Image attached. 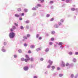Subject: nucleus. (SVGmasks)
I'll return each mask as SVG.
<instances>
[{"instance_id":"nucleus-1","label":"nucleus","mask_w":78,"mask_h":78,"mask_svg":"<svg viewBox=\"0 0 78 78\" xmlns=\"http://www.w3.org/2000/svg\"><path fill=\"white\" fill-rule=\"evenodd\" d=\"M9 36L10 38H13L15 36V34L13 32H11L9 34Z\"/></svg>"},{"instance_id":"nucleus-2","label":"nucleus","mask_w":78,"mask_h":78,"mask_svg":"<svg viewBox=\"0 0 78 78\" xmlns=\"http://www.w3.org/2000/svg\"><path fill=\"white\" fill-rule=\"evenodd\" d=\"M48 62L49 63L50 65H52V64H53V61H51V60H49Z\"/></svg>"},{"instance_id":"nucleus-3","label":"nucleus","mask_w":78,"mask_h":78,"mask_svg":"<svg viewBox=\"0 0 78 78\" xmlns=\"http://www.w3.org/2000/svg\"><path fill=\"white\" fill-rule=\"evenodd\" d=\"M23 69L24 70L27 71L28 70V66H25L24 67Z\"/></svg>"},{"instance_id":"nucleus-4","label":"nucleus","mask_w":78,"mask_h":78,"mask_svg":"<svg viewBox=\"0 0 78 78\" xmlns=\"http://www.w3.org/2000/svg\"><path fill=\"white\" fill-rule=\"evenodd\" d=\"M25 57L26 58H27L28 60H30V58H29V57H28V55H25Z\"/></svg>"},{"instance_id":"nucleus-5","label":"nucleus","mask_w":78,"mask_h":78,"mask_svg":"<svg viewBox=\"0 0 78 78\" xmlns=\"http://www.w3.org/2000/svg\"><path fill=\"white\" fill-rule=\"evenodd\" d=\"M62 66L63 67H65V63H64V62H62Z\"/></svg>"},{"instance_id":"nucleus-6","label":"nucleus","mask_w":78,"mask_h":78,"mask_svg":"<svg viewBox=\"0 0 78 78\" xmlns=\"http://www.w3.org/2000/svg\"><path fill=\"white\" fill-rule=\"evenodd\" d=\"M39 50H41V48H38L37 49V51H39Z\"/></svg>"},{"instance_id":"nucleus-7","label":"nucleus","mask_w":78,"mask_h":78,"mask_svg":"<svg viewBox=\"0 0 78 78\" xmlns=\"http://www.w3.org/2000/svg\"><path fill=\"white\" fill-rule=\"evenodd\" d=\"M30 48H34V46L33 45H31L30 46Z\"/></svg>"},{"instance_id":"nucleus-8","label":"nucleus","mask_w":78,"mask_h":78,"mask_svg":"<svg viewBox=\"0 0 78 78\" xmlns=\"http://www.w3.org/2000/svg\"><path fill=\"white\" fill-rule=\"evenodd\" d=\"M24 11L25 12H28V10L27 9H24Z\"/></svg>"},{"instance_id":"nucleus-9","label":"nucleus","mask_w":78,"mask_h":78,"mask_svg":"<svg viewBox=\"0 0 78 78\" xmlns=\"http://www.w3.org/2000/svg\"><path fill=\"white\" fill-rule=\"evenodd\" d=\"M55 33V31H52L51 32V34H54Z\"/></svg>"},{"instance_id":"nucleus-10","label":"nucleus","mask_w":78,"mask_h":78,"mask_svg":"<svg viewBox=\"0 0 78 78\" xmlns=\"http://www.w3.org/2000/svg\"><path fill=\"white\" fill-rule=\"evenodd\" d=\"M17 10L18 11H22V9H21L20 8H19Z\"/></svg>"},{"instance_id":"nucleus-11","label":"nucleus","mask_w":78,"mask_h":78,"mask_svg":"<svg viewBox=\"0 0 78 78\" xmlns=\"http://www.w3.org/2000/svg\"><path fill=\"white\" fill-rule=\"evenodd\" d=\"M49 51V49L48 48L46 49L45 50V51H46V52H47V51Z\"/></svg>"},{"instance_id":"nucleus-12","label":"nucleus","mask_w":78,"mask_h":78,"mask_svg":"<svg viewBox=\"0 0 78 78\" xmlns=\"http://www.w3.org/2000/svg\"><path fill=\"white\" fill-rule=\"evenodd\" d=\"M15 17H19V15L16 14L15 15Z\"/></svg>"},{"instance_id":"nucleus-13","label":"nucleus","mask_w":78,"mask_h":78,"mask_svg":"<svg viewBox=\"0 0 78 78\" xmlns=\"http://www.w3.org/2000/svg\"><path fill=\"white\" fill-rule=\"evenodd\" d=\"M23 38L24 39H27V37H26L25 36H23Z\"/></svg>"},{"instance_id":"nucleus-14","label":"nucleus","mask_w":78,"mask_h":78,"mask_svg":"<svg viewBox=\"0 0 78 78\" xmlns=\"http://www.w3.org/2000/svg\"><path fill=\"white\" fill-rule=\"evenodd\" d=\"M18 53H22V50H21L20 49H19L18 51Z\"/></svg>"},{"instance_id":"nucleus-15","label":"nucleus","mask_w":78,"mask_h":78,"mask_svg":"<svg viewBox=\"0 0 78 78\" xmlns=\"http://www.w3.org/2000/svg\"><path fill=\"white\" fill-rule=\"evenodd\" d=\"M38 1H41V3H43L44 2V0H38Z\"/></svg>"},{"instance_id":"nucleus-16","label":"nucleus","mask_w":78,"mask_h":78,"mask_svg":"<svg viewBox=\"0 0 78 78\" xmlns=\"http://www.w3.org/2000/svg\"><path fill=\"white\" fill-rule=\"evenodd\" d=\"M62 43L61 42H59L58 44L59 45H62Z\"/></svg>"},{"instance_id":"nucleus-17","label":"nucleus","mask_w":78,"mask_h":78,"mask_svg":"<svg viewBox=\"0 0 78 78\" xmlns=\"http://www.w3.org/2000/svg\"><path fill=\"white\" fill-rule=\"evenodd\" d=\"M49 3H50V4L53 3V1H50L49 2Z\"/></svg>"},{"instance_id":"nucleus-18","label":"nucleus","mask_w":78,"mask_h":78,"mask_svg":"<svg viewBox=\"0 0 78 78\" xmlns=\"http://www.w3.org/2000/svg\"><path fill=\"white\" fill-rule=\"evenodd\" d=\"M28 60H28V58L25 59H24V61H25V62H27V61H28Z\"/></svg>"},{"instance_id":"nucleus-19","label":"nucleus","mask_w":78,"mask_h":78,"mask_svg":"<svg viewBox=\"0 0 78 78\" xmlns=\"http://www.w3.org/2000/svg\"><path fill=\"white\" fill-rule=\"evenodd\" d=\"M63 76V75L62 74H59V76H60V77H61V76Z\"/></svg>"},{"instance_id":"nucleus-20","label":"nucleus","mask_w":78,"mask_h":78,"mask_svg":"<svg viewBox=\"0 0 78 78\" xmlns=\"http://www.w3.org/2000/svg\"><path fill=\"white\" fill-rule=\"evenodd\" d=\"M51 68L52 69H54L55 68V67L54 66H51Z\"/></svg>"},{"instance_id":"nucleus-21","label":"nucleus","mask_w":78,"mask_h":78,"mask_svg":"<svg viewBox=\"0 0 78 78\" xmlns=\"http://www.w3.org/2000/svg\"><path fill=\"white\" fill-rule=\"evenodd\" d=\"M21 60L22 61H25V59L23 58H21Z\"/></svg>"},{"instance_id":"nucleus-22","label":"nucleus","mask_w":78,"mask_h":78,"mask_svg":"<svg viewBox=\"0 0 78 78\" xmlns=\"http://www.w3.org/2000/svg\"><path fill=\"white\" fill-rule=\"evenodd\" d=\"M70 0H66V3H69V2Z\"/></svg>"},{"instance_id":"nucleus-23","label":"nucleus","mask_w":78,"mask_h":78,"mask_svg":"<svg viewBox=\"0 0 78 78\" xmlns=\"http://www.w3.org/2000/svg\"><path fill=\"white\" fill-rule=\"evenodd\" d=\"M54 37H52L51 38V40L52 41H54Z\"/></svg>"},{"instance_id":"nucleus-24","label":"nucleus","mask_w":78,"mask_h":78,"mask_svg":"<svg viewBox=\"0 0 78 78\" xmlns=\"http://www.w3.org/2000/svg\"><path fill=\"white\" fill-rule=\"evenodd\" d=\"M71 9L72 10V11H74L75 10V8H72Z\"/></svg>"},{"instance_id":"nucleus-25","label":"nucleus","mask_w":78,"mask_h":78,"mask_svg":"<svg viewBox=\"0 0 78 78\" xmlns=\"http://www.w3.org/2000/svg\"><path fill=\"white\" fill-rule=\"evenodd\" d=\"M12 29L13 30H15V29H16V27H15V26H13Z\"/></svg>"},{"instance_id":"nucleus-26","label":"nucleus","mask_w":78,"mask_h":78,"mask_svg":"<svg viewBox=\"0 0 78 78\" xmlns=\"http://www.w3.org/2000/svg\"><path fill=\"white\" fill-rule=\"evenodd\" d=\"M69 66V63H67L66 64V66Z\"/></svg>"},{"instance_id":"nucleus-27","label":"nucleus","mask_w":78,"mask_h":78,"mask_svg":"<svg viewBox=\"0 0 78 78\" xmlns=\"http://www.w3.org/2000/svg\"><path fill=\"white\" fill-rule=\"evenodd\" d=\"M14 31V29H10V31L11 32H12Z\"/></svg>"},{"instance_id":"nucleus-28","label":"nucleus","mask_w":78,"mask_h":78,"mask_svg":"<svg viewBox=\"0 0 78 78\" xmlns=\"http://www.w3.org/2000/svg\"><path fill=\"white\" fill-rule=\"evenodd\" d=\"M39 34H37L36 35V37L37 38H38V37H39Z\"/></svg>"},{"instance_id":"nucleus-29","label":"nucleus","mask_w":78,"mask_h":78,"mask_svg":"<svg viewBox=\"0 0 78 78\" xmlns=\"http://www.w3.org/2000/svg\"><path fill=\"white\" fill-rule=\"evenodd\" d=\"M28 53H31V51L30 50H29L28 51Z\"/></svg>"},{"instance_id":"nucleus-30","label":"nucleus","mask_w":78,"mask_h":78,"mask_svg":"<svg viewBox=\"0 0 78 78\" xmlns=\"http://www.w3.org/2000/svg\"><path fill=\"white\" fill-rule=\"evenodd\" d=\"M71 78H73V74H71Z\"/></svg>"},{"instance_id":"nucleus-31","label":"nucleus","mask_w":78,"mask_h":78,"mask_svg":"<svg viewBox=\"0 0 78 78\" xmlns=\"http://www.w3.org/2000/svg\"><path fill=\"white\" fill-rule=\"evenodd\" d=\"M53 44V42H49V45H51Z\"/></svg>"},{"instance_id":"nucleus-32","label":"nucleus","mask_w":78,"mask_h":78,"mask_svg":"<svg viewBox=\"0 0 78 78\" xmlns=\"http://www.w3.org/2000/svg\"><path fill=\"white\" fill-rule=\"evenodd\" d=\"M37 6L41 7V5L39 4H38L37 5Z\"/></svg>"},{"instance_id":"nucleus-33","label":"nucleus","mask_w":78,"mask_h":78,"mask_svg":"<svg viewBox=\"0 0 78 78\" xmlns=\"http://www.w3.org/2000/svg\"><path fill=\"white\" fill-rule=\"evenodd\" d=\"M60 21L61 22H64V20L62 19L60 20Z\"/></svg>"},{"instance_id":"nucleus-34","label":"nucleus","mask_w":78,"mask_h":78,"mask_svg":"<svg viewBox=\"0 0 78 78\" xmlns=\"http://www.w3.org/2000/svg\"><path fill=\"white\" fill-rule=\"evenodd\" d=\"M20 28L22 30H23V29L24 28H23V26H21Z\"/></svg>"},{"instance_id":"nucleus-35","label":"nucleus","mask_w":78,"mask_h":78,"mask_svg":"<svg viewBox=\"0 0 78 78\" xmlns=\"http://www.w3.org/2000/svg\"><path fill=\"white\" fill-rule=\"evenodd\" d=\"M54 20V18H52L51 19V21H53V20Z\"/></svg>"},{"instance_id":"nucleus-36","label":"nucleus","mask_w":78,"mask_h":78,"mask_svg":"<svg viewBox=\"0 0 78 78\" xmlns=\"http://www.w3.org/2000/svg\"><path fill=\"white\" fill-rule=\"evenodd\" d=\"M55 28H58V26L56 24H55Z\"/></svg>"},{"instance_id":"nucleus-37","label":"nucleus","mask_w":78,"mask_h":78,"mask_svg":"<svg viewBox=\"0 0 78 78\" xmlns=\"http://www.w3.org/2000/svg\"><path fill=\"white\" fill-rule=\"evenodd\" d=\"M30 34H28L27 35V37H30Z\"/></svg>"},{"instance_id":"nucleus-38","label":"nucleus","mask_w":78,"mask_h":78,"mask_svg":"<svg viewBox=\"0 0 78 78\" xmlns=\"http://www.w3.org/2000/svg\"><path fill=\"white\" fill-rule=\"evenodd\" d=\"M2 51L3 52H5V50L3 49H2Z\"/></svg>"},{"instance_id":"nucleus-39","label":"nucleus","mask_w":78,"mask_h":78,"mask_svg":"<svg viewBox=\"0 0 78 78\" xmlns=\"http://www.w3.org/2000/svg\"><path fill=\"white\" fill-rule=\"evenodd\" d=\"M58 25H62V24L61 23L59 22L58 23Z\"/></svg>"},{"instance_id":"nucleus-40","label":"nucleus","mask_w":78,"mask_h":78,"mask_svg":"<svg viewBox=\"0 0 78 78\" xmlns=\"http://www.w3.org/2000/svg\"><path fill=\"white\" fill-rule=\"evenodd\" d=\"M39 39L40 40L42 39V37H39Z\"/></svg>"},{"instance_id":"nucleus-41","label":"nucleus","mask_w":78,"mask_h":78,"mask_svg":"<svg viewBox=\"0 0 78 78\" xmlns=\"http://www.w3.org/2000/svg\"><path fill=\"white\" fill-rule=\"evenodd\" d=\"M26 23H29V21H26Z\"/></svg>"},{"instance_id":"nucleus-42","label":"nucleus","mask_w":78,"mask_h":78,"mask_svg":"<svg viewBox=\"0 0 78 78\" xmlns=\"http://www.w3.org/2000/svg\"><path fill=\"white\" fill-rule=\"evenodd\" d=\"M15 25L17 27H18V24L16 23H15Z\"/></svg>"},{"instance_id":"nucleus-43","label":"nucleus","mask_w":78,"mask_h":78,"mask_svg":"<svg viewBox=\"0 0 78 78\" xmlns=\"http://www.w3.org/2000/svg\"><path fill=\"white\" fill-rule=\"evenodd\" d=\"M51 66H50L49 65H48V66H47V68H50V67Z\"/></svg>"},{"instance_id":"nucleus-44","label":"nucleus","mask_w":78,"mask_h":78,"mask_svg":"<svg viewBox=\"0 0 78 78\" xmlns=\"http://www.w3.org/2000/svg\"><path fill=\"white\" fill-rule=\"evenodd\" d=\"M49 16H50V15L49 14H48L47 15V17H49Z\"/></svg>"},{"instance_id":"nucleus-45","label":"nucleus","mask_w":78,"mask_h":78,"mask_svg":"<svg viewBox=\"0 0 78 78\" xmlns=\"http://www.w3.org/2000/svg\"><path fill=\"white\" fill-rule=\"evenodd\" d=\"M30 60L31 61H33V58H31Z\"/></svg>"},{"instance_id":"nucleus-46","label":"nucleus","mask_w":78,"mask_h":78,"mask_svg":"<svg viewBox=\"0 0 78 78\" xmlns=\"http://www.w3.org/2000/svg\"><path fill=\"white\" fill-rule=\"evenodd\" d=\"M32 10L34 11L36 10V9L35 8H32Z\"/></svg>"},{"instance_id":"nucleus-47","label":"nucleus","mask_w":78,"mask_h":78,"mask_svg":"<svg viewBox=\"0 0 78 78\" xmlns=\"http://www.w3.org/2000/svg\"><path fill=\"white\" fill-rule=\"evenodd\" d=\"M24 46H25V47H27V44H24Z\"/></svg>"},{"instance_id":"nucleus-48","label":"nucleus","mask_w":78,"mask_h":78,"mask_svg":"<svg viewBox=\"0 0 78 78\" xmlns=\"http://www.w3.org/2000/svg\"><path fill=\"white\" fill-rule=\"evenodd\" d=\"M75 55H78V52H75Z\"/></svg>"},{"instance_id":"nucleus-49","label":"nucleus","mask_w":78,"mask_h":78,"mask_svg":"<svg viewBox=\"0 0 78 78\" xmlns=\"http://www.w3.org/2000/svg\"><path fill=\"white\" fill-rule=\"evenodd\" d=\"M40 60L41 61H43V60H44V58H41Z\"/></svg>"},{"instance_id":"nucleus-50","label":"nucleus","mask_w":78,"mask_h":78,"mask_svg":"<svg viewBox=\"0 0 78 78\" xmlns=\"http://www.w3.org/2000/svg\"><path fill=\"white\" fill-rule=\"evenodd\" d=\"M69 55H72V52H70L69 53Z\"/></svg>"},{"instance_id":"nucleus-51","label":"nucleus","mask_w":78,"mask_h":78,"mask_svg":"<svg viewBox=\"0 0 78 78\" xmlns=\"http://www.w3.org/2000/svg\"><path fill=\"white\" fill-rule=\"evenodd\" d=\"M20 20H22V18H20Z\"/></svg>"},{"instance_id":"nucleus-52","label":"nucleus","mask_w":78,"mask_h":78,"mask_svg":"<svg viewBox=\"0 0 78 78\" xmlns=\"http://www.w3.org/2000/svg\"><path fill=\"white\" fill-rule=\"evenodd\" d=\"M14 58H16V57H17V55H14Z\"/></svg>"},{"instance_id":"nucleus-53","label":"nucleus","mask_w":78,"mask_h":78,"mask_svg":"<svg viewBox=\"0 0 78 78\" xmlns=\"http://www.w3.org/2000/svg\"><path fill=\"white\" fill-rule=\"evenodd\" d=\"M22 16H24V13H22Z\"/></svg>"},{"instance_id":"nucleus-54","label":"nucleus","mask_w":78,"mask_h":78,"mask_svg":"<svg viewBox=\"0 0 78 78\" xmlns=\"http://www.w3.org/2000/svg\"><path fill=\"white\" fill-rule=\"evenodd\" d=\"M60 69V68H57V70H59Z\"/></svg>"},{"instance_id":"nucleus-55","label":"nucleus","mask_w":78,"mask_h":78,"mask_svg":"<svg viewBox=\"0 0 78 78\" xmlns=\"http://www.w3.org/2000/svg\"><path fill=\"white\" fill-rule=\"evenodd\" d=\"M34 78H37V77L36 76H34Z\"/></svg>"},{"instance_id":"nucleus-56","label":"nucleus","mask_w":78,"mask_h":78,"mask_svg":"<svg viewBox=\"0 0 78 78\" xmlns=\"http://www.w3.org/2000/svg\"><path fill=\"white\" fill-rule=\"evenodd\" d=\"M54 47H56V45H54Z\"/></svg>"},{"instance_id":"nucleus-57","label":"nucleus","mask_w":78,"mask_h":78,"mask_svg":"<svg viewBox=\"0 0 78 78\" xmlns=\"http://www.w3.org/2000/svg\"><path fill=\"white\" fill-rule=\"evenodd\" d=\"M26 28H27V29L28 28V27H26Z\"/></svg>"},{"instance_id":"nucleus-58","label":"nucleus","mask_w":78,"mask_h":78,"mask_svg":"<svg viewBox=\"0 0 78 78\" xmlns=\"http://www.w3.org/2000/svg\"><path fill=\"white\" fill-rule=\"evenodd\" d=\"M62 1H64L65 0H62Z\"/></svg>"},{"instance_id":"nucleus-59","label":"nucleus","mask_w":78,"mask_h":78,"mask_svg":"<svg viewBox=\"0 0 78 78\" xmlns=\"http://www.w3.org/2000/svg\"><path fill=\"white\" fill-rule=\"evenodd\" d=\"M5 44V43H4V44Z\"/></svg>"}]
</instances>
